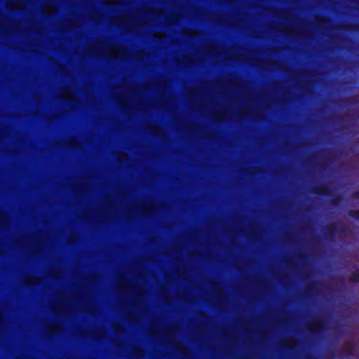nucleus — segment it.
<instances>
[{"label":"nucleus","mask_w":359,"mask_h":359,"mask_svg":"<svg viewBox=\"0 0 359 359\" xmlns=\"http://www.w3.org/2000/svg\"><path fill=\"white\" fill-rule=\"evenodd\" d=\"M210 83L208 82V81H204V87H205V89L207 90L208 89V87H207V85L209 84Z\"/></svg>","instance_id":"6ab92c4d"},{"label":"nucleus","mask_w":359,"mask_h":359,"mask_svg":"<svg viewBox=\"0 0 359 359\" xmlns=\"http://www.w3.org/2000/svg\"><path fill=\"white\" fill-rule=\"evenodd\" d=\"M269 65L273 67L277 66L278 65V62L276 60H272L269 62Z\"/></svg>","instance_id":"4468645a"},{"label":"nucleus","mask_w":359,"mask_h":359,"mask_svg":"<svg viewBox=\"0 0 359 359\" xmlns=\"http://www.w3.org/2000/svg\"><path fill=\"white\" fill-rule=\"evenodd\" d=\"M315 19H316L317 24L320 26L325 25L330 22V20L329 18L324 16V15H316Z\"/></svg>","instance_id":"0eeeda50"},{"label":"nucleus","mask_w":359,"mask_h":359,"mask_svg":"<svg viewBox=\"0 0 359 359\" xmlns=\"http://www.w3.org/2000/svg\"><path fill=\"white\" fill-rule=\"evenodd\" d=\"M111 52L114 53L121 52L123 53V55H126L128 53V49L124 46H114L111 49Z\"/></svg>","instance_id":"6e6552de"},{"label":"nucleus","mask_w":359,"mask_h":359,"mask_svg":"<svg viewBox=\"0 0 359 359\" xmlns=\"http://www.w3.org/2000/svg\"><path fill=\"white\" fill-rule=\"evenodd\" d=\"M344 29L346 30H359L358 24H346L344 25Z\"/></svg>","instance_id":"9d476101"},{"label":"nucleus","mask_w":359,"mask_h":359,"mask_svg":"<svg viewBox=\"0 0 359 359\" xmlns=\"http://www.w3.org/2000/svg\"><path fill=\"white\" fill-rule=\"evenodd\" d=\"M215 114H216V115H218L219 114H218V113H216Z\"/></svg>","instance_id":"4be33fe9"},{"label":"nucleus","mask_w":359,"mask_h":359,"mask_svg":"<svg viewBox=\"0 0 359 359\" xmlns=\"http://www.w3.org/2000/svg\"><path fill=\"white\" fill-rule=\"evenodd\" d=\"M43 13L46 15H53L57 12V8L55 5L49 4L43 7Z\"/></svg>","instance_id":"20e7f679"},{"label":"nucleus","mask_w":359,"mask_h":359,"mask_svg":"<svg viewBox=\"0 0 359 359\" xmlns=\"http://www.w3.org/2000/svg\"><path fill=\"white\" fill-rule=\"evenodd\" d=\"M0 112H137V111L133 110H122V111H114V110H107V109H97V110H91V111H76L72 109H61V110H6V109H0Z\"/></svg>","instance_id":"f03ea898"},{"label":"nucleus","mask_w":359,"mask_h":359,"mask_svg":"<svg viewBox=\"0 0 359 359\" xmlns=\"http://www.w3.org/2000/svg\"><path fill=\"white\" fill-rule=\"evenodd\" d=\"M8 6H10L12 8H21L22 5V1L20 0H18L17 1H15V2H9L8 4Z\"/></svg>","instance_id":"9b49d317"},{"label":"nucleus","mask_w":359,"mask_h":359,"mask_svg":"<svg viewBox=\"0 0 359 359\" xmlns=\"http://www.w3.org/2000/svg\"><path fill=\"white\" fill-rule=\"evenodd\" d=\"M230 76H231V79H228L227 82L232 87V88L233 90H235L236 91H240V90H243L244 88L243 86H241L238 83V80L233 79L234 76L233 74H231Z\"/></svg>","instance_id":"423d86ee"},{"label":"nucleus","mask_w":359,"mask_h":359,"mask_svg":"<svg viewBox=\"0 0 359 359\" xmlns=\"http://www.w3.org/2000/svg\"><path fill=\"white\" fill-rule=\"evenodd\" d=\"M137 57L140 59L145 55V52L144 50H140L136 53Z\"/></svg>","instance_id":"f8f14e48"},{"label":"nucleus","mask_w":359,"mask_h":359,"mask_svg":"<svg viewBox=\"0 0 359 359\" xmlns=\"http://www.w3.org/2000/svg\"><path fill=\"white\" fill-rule=\"evenodd\" d=\"M168 81L167 79H162L161 81H156L152 83H145L142 86H130L128 92L125 93H118L116 95V100L120 102H124L130 100L131 97H134L139 94L140 91H147L151 88H159V95H163L165 90L167 88Z\"/></svg>","instance_id":"f257e3e1"},{"label":"nucleus","mask_w":359,"mask_h":359,"mask_svg":"<svg viewBox=\"0 0 359 359\" xmlns=\"http://www.w3.org/2000/svg\"><path fill=\"white\" fill-rule=\"evenodd\" d=\"M307 82H300L298 83V86L300 88H304L305 86L306 85Z\"/></svg>","instance_id":"dca6fc26"},{"label":"nucleus","mask_w":359,"mask_h":359,"mask_svg":"<svg viewBox=\"0 0 359 359\" xmlns=\"http://www.w3.org/2000/svg\"><path fill=\"white\" fill-rule=\"evenodd\" d=\"M58 68L61 71L66 69V67L62 64H58Z\"/></svg>","instance_id":"f3484780"},{"label":"nucleus","mask_w":359,"mask_h":359,"mask_svg":"<svg viewBox=\"0 0 359 359\" xmlns=\"http://www.w3.org/2000/svg\"><path fill=\"white\" fill-rule=\"evenodd\" d=\"M185 97L188 100L193 101L198 97V90L194 88H189L185 92Z\"/></svg>","instance_id":"39448f33"},{"label":"nucleus","mask_w":359,"mask_h":359,"mask_svg":"<svg viewBox=\"0 0 359 359\" xmlns=\"http://www.w3.org/2000/svg\"><path fill=\"white\" fill-rule=\"evenodd\" d=\"M179 19L178 15H173L171 19L168 20V21H177Z\"/></svg>","instance_id":"2eb2a0df"},{"label":"nucleus","mask_w":359,"mask_h":359,"mask_svg":"<svg viewBox=\"0 0 359 359\" xmlns=\"http://www.w3.org/2000/svg\"><path fill=\"white\" fill-rule=\"evenodd\" d=\"M57 98L64 102H72L76 100V96L69 86H65L60 88Z\"/></svg>","instance_id":"7ed1b4c3"},{"label":"nucleus","mask_w":359,"mask_h":359,"mask_svg":"<svg viewBox=\"0 0 359 359\" xmlns=\"http://www.w3.org/2000/svg\"><path fill=\"white\" fill-rule=\"evenodd\" d=\"M198 34H199V32L197 29H187L184 32V35L189 36V37L196 36Z\"/></svg>","instance_id":"1a4fd4ad"},{"label":"nucleus","mask_w":359,"mask_h":359,"mask_svg":"<svg viewBox=\"0 0 359 359\" xmlns=\"http://www.w3.org/2000/svg\"><path fill=\"white\" fill-rule=\"evenodd\" d=\"M209 50L210 52H215L217 50V48L215 46H210Z\"/></svg>","instance_id":"a211bd4d"},{"label":"nucleus","mask_w":359,"mask_h":359,"mask_svg":"<svg viewBox=\"0 0 359 359\" xmlns=\"http://www.w3.org/2000/svg\"><path fill=\"white\" fill-rule=\"evenodd\" d=\"M184 59L185 62H186L187 64H189V65H191V64H192V63H193V61H192L191 58L189 56H185V57H184Z\"/></svg>","instance_id":"ddd939ff"},{"label":"nucleus","mask_w":359,"mask_h":359,"mask_svg":"<svg viewBox=\"0 0 359 359\" xmlns=\"http://www.w3.org/2000/svg\"><path fill=\"white\" fill-rule=\"evenodd\" d=\"M287 32L290 33L291 31L290 29H287Z\"/></svg>","instance_id":"412c9836"},{"label":"nucleus","mask_w":359,"mask_h":359,"mask_svg":"<svg viewBox=\"0 0 359 359\" xmlns=\"http://www.w3.org/2000/svg\"><path fill=\"white\" fill-rule=\"evenodd\" d=\"M149 10L150 11H156L154 8H150Z\"/></svg>","instance_id":"aec40b11"}]
</instances>
